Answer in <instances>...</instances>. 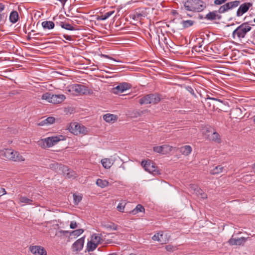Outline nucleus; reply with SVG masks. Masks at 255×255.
Listing matches in <instances>:
<instances>
[{
  "instance_id": "2",
  "label": "nucleus",
  "mask_w": 255,
  "mask_h": 255,
  "mask_svg": "<svg viewBox=\"0 0 255 255\" xmlns=\"http://www.w3.org/2000/svg\"><path fill=\"white\" fill-rule=\"evenodd\" d=\"M252 29V27L249 22H246L241 24L232 33V37L234 39L241 40L245 37L246 35Z\"/></svg>"
},
{
  "instance_id": "49",
  "label": "nucleus",
  "mask_w": 255,
  "mask_h": 255,
  "mask_svg": "<svg viewBox=\"0 0 255 255\" xmlns=\"http://www.w3.org/2000/svg\"><path fill=\"white\" fill-rule=\"evenodd\" d=\"M6 20V16H4V14H1L0 13V22L3 21L5 22Z\"/></svg>"
},
{
  "instance_id": "57",
  "label": "nucleus",
  "mask_w": 255,
  "mask_h": 255,
  "mask_svg": "<svg viewBox=\"0 0 255 255\" xmlns=\"http://www.w3.org/2000/svg\"><path fill=\"white\" fill-rule=\"evenodd\" d=\"M59 1H60L62 4L63 5H64L65 3V2L68 0H58Z\"/></svg>"
},
{
  "instance_id": "15",
  "label": "nucleus",
  "mask_w": 255,
  "mask_h": 255,
  "mask_svg": "<svg viewBox=\"0 0 255 255\" xmlns=\"http://www.w3.org/2000/svg\"><path fill=\"white\" fill-rule=\"evenodd\" d=\"M66 97L65 95L63 94L54 95L52 94V100H51V103L57 104L62 103Z\"/></svg>"
},
{
  "instance_id": "50",
  "label": "nucleus",
  "mask_w": 255,
  "mask_h": 255,
  "mask_svg": "<svg viewBox=\"0 0 255 255\" xmlns=\"http://www.w3.org/2000/svg\"><path fill=\"white\" fill-rule=\"evenodd\" d=\"M103 57H105V58H109V59H110L111 60H113L115 61H116V62H121V61H119V60H115L114 58H112V57H111L110 56L108 55H103Z\"/></svg>"
},
{
  "instance_id": "56",
  "label": "nucleus",
  "mask_w": 255,
  "mask_h": 255,
  "mask_svg": "<svg viewBox=\"0 0 255 255\" xmlns=\"http://www.w3.org/2000/svg\"><path fill=\"white\" fill-rule=\"evenodd\" d=\"M2 192L0 191V197L6 194V191L4 188H1Z\"/></svg>"
},
{
  "instance_id": "64",
  "label": "nucleus",
  "mask_w": 255,
  "mask_h": 255,
  "mask_svg": "<svg viewBox=\"0 0 255 255\" xmlns=\"http://www.w3.org/2000/svg\"><path fill=\"white\" fill-rule=\"evenodd\" d=\"M254 22H255V18L254 19Z\"/></svg>"
},
{
  "instance_id": "43",
  "label": "nucleus",
  "mask_w": 255,
  "mask_h": 255,
  "mask_svg": "<svg viewBox=\"0 0 255 255\" xmlns=\"http://www.w3.org/2000/svg\"><path fill=\"white\" fill-rule=\"evenodd\" d=\"M186 89L187 90V91H188L190 93H191V94L192 95H193L194 97H196V95L195 93L194 92L193 89L191 87L187 86L186 87Z\"/></svg>"
},
{
  "instance_id": "44",
  "label": "nucleus",
  "mask_w": 255,
  "mask_h": 255,
  "mask_svg": "<svg viewBox=\"0 0 255 255\" xmlns=\"http://www.w3.org/2000/svg\"><path fill=\"white\" fill-rule=\"evenodd\" d=\"M165 249L168 252H173L176 249V247L171 245H168L165 247Z\"/></svg>"
},
{
  "instance_id": "17",
  "label": "nucleus",
  "mask_w": 255,
  "mask_h": 255,
  "mask_svg": "<svg viewBox=\"0 0 255 255\" xmlns=\"http://www.w3.org/2000/svg\"><path fill=\"white\" fill-rule=\"evenodd\" d=\"M191 188L194 189L195 193L198 196L200 197L201 198L203 199L207 198V194L205 193H204L201 189L198 188L197 186L193 185H192Z\"/></svg>"
},
{
  "instance_id": "21",
  "label": "nucleus",
  "mask_w": 255,
  "mask_h": 255,
  "mask_svg": "<svg viewBox=\"0 0 255 255\" xmlns=\"http://www.w3.org/2000/svg\"><path fill=\"white\" fill-rule=\"evenodd\" d=\"M101 163L103 166L106 169H109L113 164L112 159L104 158L101 160Z\"/></svg>"
},
{
  "instance_id": "34",
  "label": "nucleus",
  "mask_w": 255,
  "mask_h": 255,
  "mask_svg": "<svg viewBox=\"0 0 255 255\" xmlns=\"http://www.w3.org/2000/svg\"><path fill=\"white\" fill-rule=\"evenodd\" d=\"M229 9H230L229 3H226L225 4L221 6L217 12L219 13H222L228 11Z\"/></svg>"
},
{
  "instance_id": "54",
  "label": "nucleus",
  "mask_w": 255,
  "mask_h": 255,
  "mask_svg": "<svg viewBox=\"0 0 255 255\" xmlns=\"http://www.w3.org/2000/svg\"><path fill=\"white\" fill-rule=\"evenodd\" d=\"M38 125L40 126H43L46 125L45 121H44V120H43L41 121V122H40L38 123Z\"/></svg>"
},
{
  "instance_id": "59",
  "label": "nucleus",
  "mask_w": 255,
  "mask_h": 255,
  "mask_svg": "<svg viewBox=\"0 0 255 255\" xmlns=\"http://www.w3.org/2000/svg\"><path fill=\"white\" fill-rule=\"evenodd\" d=\"M236 111H240L241 109H236Z\"/></svg>"
},
{
  "instance_id": "38",
  "label": "nucleus",
  "mask_w": 255,
  "mask_h": 255,
  "mask_svg": "<svg viewBox=\"0 0 255 255\" xmlns=\"http://www.w3.org/2000/svg\"><path fill=\"white\" fill-rule=\"evenodd\" d=\"M152 239L154 241H157L158 242H160L161 244L166 243V242L168 241L167 240H161V239H160L158 233L155 234L152 237Z\"/></svg>"
},
{
  "instance_id": "10",
  "label": "nucleus",
  "mask_w": 255,
  "mask_h": 255,
  "mask_svg": "<svg viewBox=\"0 0 255 255\" xmlns=\"http://www.w3.org/2000/svg\"><path fill=\"white\" fill-rule=\"evenodd\" d=\"M131 85L128 83L123 82L120 83L117 86L113 88V92L115 94H120L131 88Z\"/></svg>"
},
{
  "instance_id": "22",
  "label": "nucleus",
  "mask_w": 255,
  "mask_h": 255,
  "mask_svg": "<svg viewBox=\"0 0 255 255\" xmlns=\"http://www.w3.org/2000/svg\"><path fill=\"white\" fill-rule=\"evenodd\" d=\"M104 120L108 123L114 122L117 120V117L113 114H107L103 116Z\"/></svg>"
},
{
  "instance_id": "51",
  "label": "nucleus",
  "mask_w": 255,
  "mask_h": 255,
  "mask_svg": "<svg viewBox=\"0 0 255 255\" xmlns=\"http://www.w3.org/2000/svg\"><path fill=\"white\" fill-rule=\"evenodd\" d=\"M158 234H159V237L160 239H161V240H166V239L163 238L164 235H163V231H159L158 232Z\"/></svg>"
},
{
  "instance_id": "20",
  "label": "nucleus",
  "mask_w": 255,
  "mask_h": 255,
  "mask_svg": "<svg viewBox=\"0 0 255 255\" xmlns=\"http://www.w3.org/2000/svg\"><path fill=\"white\" fill-rule=\"evenodd\" d=\"M9 21L12 23H15L19 19V15L16 11H12L9 15Z\"/></svg>"
},
{
  "instance_id": "47",
  "label": "nucleus",
  "mask_w": 255,
  "mask_h": 255,
  "mask_svg": "<svg viewBox=\"0 0 255 255\" xmlns=\"http://www.w3.org/2000/svg\"><path fill=\"white\" fill-rule=\"evenodd\" d=\"M77 227V223L76 222L74 221H72L71 222L70 224V228L72 229H74L76 228Z\"/></svg>"
},
{
  "instance_id": "31",
  "label": "nucleus",
  "mask_w": 255,
  "mask_h": 255,
  "mask_svg": "<svg viewBox=\"0 0 255 255\" xmlns=\"http://www.w3.org/2000/svg\"><path fill=\"white\" fill-rule=\"evenodd\" d=\"M224 167L222 165H218L216 166L213 169H212L211 171V173L212 174H218L223 171Z\"/></svg>"
},
{
  "instance_id": "27",
  "label": "nucleus",
  "mask_w": 255,
  "mask_h": 255,
  "mask_svg": "<svg viewBox=\"0 0 255 255\" xmlns=\"http://www.w3.org/2000/svg\"><path fill=\"white\" fill-rule=\"evenodd\" d=\"M115 12L114 10L106 12L105 14L102 15L100 16H98L96 17V19L97 20H105L108 18L110 16H111Z\"/></svg>"
},
{
  "instance_id": "7",
  "label": "nucleus",
  "mask_w": 255,
  "mask_h": 255,
  "mask_svg": "<svg viewBox=\"0 0 255 255\" xmlns=\"http://www.w3.org/2000/svg\"><path fill=\"white\" fill-rule=\"evenodd\" d=\"M70 131L75 135L86 134L88 132L87 129L85 126L77 123H74L70 125Z\"/></svg>"
},
{
  "instance_id": "46",
  "label": "nucleus",
  "mask_w": 255,
  "mask_h": 255,
  "mask_svg": "<svg viewBox=\"0 0 255 255\" xmlns=\"http://www.w3.org/2000/svg\"><path fill=\"white\" fill-rule=\"evenodd\" d=\"M125 206L123 205L122 203H119L117 206V209L120 212H124Z\"/></svg>"
},
{
  "instance_id": "16",
  "label": "nucleus",
  "mask_w": 255,
  "mask_h": 255,
  "mask_svg": "<svg viewBox=\"0 0 255 255\" xmlns=\"http://www.w3.org/2000/svg\"><path fill=\"white\" fill-rule=\"evenodd\" d=\"M84 243V238H81L74 243L72 245V248L75 251H80L83 248Z\"/></svg>"
},
{
  "instance_id": "23",
  "label": "nucleus",
  "mask_w": 255,
  "mask_h": 255,
  "mask_svg": "<svg viewBox=\"0 0 255 255\" xmlns=\"http://www.w3.org/2000/svg\"><path fill=\"white\" fill-rule=\"evenodd\" d=\"M57 23H58L59 25L62 28L66 30L73 31L75 29L72 25H71L70 24L66 23V22L60 21L59 22H57Z\"/></svg>"
},
{
  "instance_id": "3",
  "label": "nucleus",
  "mask_w": 255,
  "mask_h": 255,
  "mask_svg": "<svg viewBox=\"0 0 255 255\" xmlns=\"http://www.w3.org/2000/svg\"><path fill=\"white\" fill-rule=\"evenodd\" d=\"M65 139V136L59 135L41 139L37 141V144L43 148L52 147L60 140Z\"/></svg>"
},
{
  "instance_id": "33",
  "label": "nucleus",
  "mask_w": 255,
  "mask_h": 255,
  "mask_svg": "<svg viewBox=\"0 0 255 255\" xmlns=\"http://www.w3.org/2000/svg\"><path fill=\"white\" fill-rule=\"evenodd\" d=\"M63 170H64V171L67 172V173H65V174H66V176L67 178H74L75 177V172L72 170H70L67 167H65Z\"/></svg>"
},
{
  "instance_id": "26",
  "label": "nucleus",
  "mask_w": 255,
  "mask_h": 255,
  "mask_svg": "<svg viewBox=\"0 0 255 255\" xmlns=\"http://www.w3.org/2000/svg\"><path fill=\"white\" fill-rule=\"evenodd\" d=\"M98 246V245L97 243H96L93 241L91 240L87 243V250L88 252H92L97 248Z\"/></svg>"
},
{
  "instance_id": "63",
  "label": "nucleus",
  "mask_w": 255,
  "mask_h": 255,
  "mask_svg": "<svg viewBox=\"0 0 255 255\" xmlns=\"http://www.w3.org/2000/svg\"><path fill=\"white\" fill-rule=\"evenodd\" d=\"M187 15L189 16H191V15H190L189 14H188Z\"/></svg>"
},
{
  "instance_id": "25",
  "label": "nucleus",
  "mask_w": 255,
  "mask_h": 255,
  "mask_svg": "<svg viewBox=\"0 0 255 255\" xmlns=\"http://www.w3.org/2000/svg\"><path fill=\"white\" fill-rule=\"evenodd\" d=\"M101 226L107 230H113L116 231L118 230V226L113 223H109L102 224Z\"/></svg>"
},
{
  "instance_id": "61",
  "label": "nucleus",
  "mask_w": 255,
  "mask_h": 255,
  "mask_svg": "<svg viewBox=\"0 0 255 255\" xmlns=\"http://www.w3.org/2000/svg\"><path fill=\"white\" fill-rule=\"evenodd\" d=\"M129 255H136L134 254H130Z\"/></svg>"
},
{
  "instance_id": "1",
  "label": "nucleus",
  "mask_w": 255,
  "mask_h": 255,
  "mask_svg": "<svg viewBox=\"0 0 255 255\" xmlns=\"http://www.w3.org/2000/svg\"><path fill=\"white\" fill-rule=\"evenodd\" d=\"M185 10L192 12H200L206 8L205 3L202 0H187L183 2Z\"/></svg>"
},
{
  "instance_id": "4",
  "label": "nucleus",
  "mask_w": 255,
  "mask_h": 255,
  "mask_svg": "<svg viewBox=\"0 0 255 255\" xmlns=\"http://www.w3.org/2000/svg\"><path fill=\"white\" fill-rule=\"evenodd\" d=\"M0 155L6 159L15 162L24 161V158L20 154L11 149H4L0 150Z\"/></svg>"
},
{
  "instance_id": "42",
  "label": "nucleus",
  "mask_w": 255,
  "mask_h": 255,
  "mask_svg": "<svg viewBox=\"0 0 255 255\" xmlns=\"http://www.w3.org/2000/svg\"><path fill=\"white\" fill-rule=\"evenodd\" d=\"M212 140L218 141L220 140V135L216 132H214L212 134Z\"/></svg>"
},
{
  "instance_id": "52",
  "label": "nucleus",
  "mask_w": 255,
  "mask_h": 255,
  "mask_svg": "<svg viewBox=\"0 0 255 255\" xmlns=\"http://www.w3.org/2000/svg\"><path fill=\"white\" fill-rule=\"evenodd\" d=\"M64 38H65L66 40H69V41H71L72 40V38L71 36L70 35H63Z\"/></svg>"
},
{
  "instance_id": "12",
  "label": "nucleus",
  "mask_w": 255,
  "mask_h": 255,
  "mask_svg": "<svg viewBox=\"0 0 255 255\" xmlns=\"http://www.w3.org/2000/svg\"><path fill=\"white\" fill-rule=\"evenodd\" d=\"M252 5L253 3L251 2H245L240 5L237 11V16L240 17L243 15Z\"/></svg>"
},
{
  "instance_id": "11",
  "label": "nucleus",
  "mask_w": 255,
  "mask_h": 255,
  "mask_svg": "<svg viewBox=\"0 0 255 255\" xmlns=\"http://www.w3.org/2000/svg\"><path fill=\"white\" fill-rule=\"evenodd\" d=\"M29 251L34 255H47L45 249L40 246H30Z\"/></svg>"
},
{
  "instance_id": "19",
  "label": "nucleus",
  "mask_w": 255,
  "mask_h": 255,
  "mask_svg": "<svg viewBox=\"0 0 255 255\" xmlns=\"http://www.w3.org/2000/svg\"><path fill=\"white\" fill-rule=\"evenodd\" d=\"M209 100H211L215 101H218L221 103H224V101L223 100L219 99L218 98L214 97H210V95L208 94V95H207L206 97L205 98V104L207 106H208L209 108H211V103L208 101Z\"/></svg>"
},
{
  "instance_id": "55",
  "label": "nucleus",
  "mask_w": 255,
  "mask_h": 255,
  "mask_svg": "<svg viewBox=\"0 0 255 255\" xmlns=\"http://www.w3.org/2000/svg\"><path fill=\"white\" fill-rule=\"evenodd\" d=\"M4 5L2 3H0V13L4 9Z\"/></svg>"
},
{
  "instance_id": "13",
  "label": "nucleus",
  "mask_w": 255,
  "mask_h": 255,
  "mask_svg": "<svg viewBox=\"0 0 255 255\" xmlns=\"http://www.w3.org/2000/svg\"><path fill=\"white\" fill-rule=\"evenodd\" d=\"M233 236L232 238L228 241V243L230 245H236V246H241L244 245L245 242L247 241V239L245 237H241L240 238H235L233 237Z\"/></svg>"
},
{
  "instance_id": "45",
  "label": "nucleus",
  "mask_w": 255,
  "mask_h": 255,
  "mask_svg": "<svg viewBox=\"0 0 255 255\" xmlns=\"http://www.w3.org/2000/svg\"><path fill=\"white\" fill-rule=\"evenodd\" d=\"M143 14L140 13H137L134 14L132 16V19L134 20H137L139 18L142 16Z\"/></svg>"
},
{
  "instance_id": "24",
  "label": "nucleus",
  "mask_w": 255,
  "mask_h": 255,
  "mask_svg": "<svg viewBox=\"0 0 255 255\" xmlns=\"http://www.w3.org/2000/svg\"><path fill=\"white\" fill-rule=\"evenodd\" d=\"M42 26L45 29H51L54 27L55 24L51 21H44L42 22Z\"/></svg>"
},
{
  "instance_id": "58",
  "label": "nucleus",
  "mask_w": 255,
  "mask_h": 255,
  "mask_svg": "<svg viewBox=\"0 0 255 255\" xmlns=\"http://www.w3.org/2000/svg\"><path fill=\"white\" fill-rule=\"evenodd\" d=\"M164 40H165V42L166 43V44H168L167 43V38L166 37H164Z\"/></svg>"
},
{
  "instance_id": "62",
  "label": "nucleus",
  "mask_w": 255,
  "mask_h": 255,
  "mask_svg": "<svg viewBox=\"0 0 255 255\" xmlns=\"http://www.w3.org/2000/svg\"><path fill=\"white\" fill-rule=\"evenodd\" d=\"M158 42H159V43L160 44V39H159V38H158Z\"/></svg>"
},
{
  "instance_id": "48",
  "label": "nucleus",
  "mask_w": 255,
  "mask_h": 255,
  "mask_svg": "<svg viewBox=\"0 0 255 255\" xmlns=\"http://www.w3.org/2000/svg\"><path fill=\"white\" fill-rule=\"evenodd\" d=\"M227 0H215L214 1V3L217 5H220L225 2Z\"/></svg>"
},
{
  "instance_id": "14",
  "label": "nucleus",
  "mask_w": 255,
  "mask_h": 255,
  "mask_svg": "<svg viewBox=\"0 0 255 255\" xmlns=\"http://www.w3.org/2000/svg\"><path fill=\"white\" fill-rule=\"evenodd\" d=\"M217 13L218 12L217 10L209 12L206 15L205 18L211 21L216 19L220 20L222 18V16Z\"/></svg>"
},
{
  "instance_id": "39",
  "label": "nucleus",
  "mask_w": 255,
  "mask_h": 255,
  "mask_svg": "<svg viewBox=\"0 0 255 255\" xmlns=\"http://www.w3.org/2000/svg\"><path fill=\"white\" fill-rule=\"evenodd\" d=\"M227 3H229V6L230 7V9L234 7H237L240 4V1L235 0V1L229 2H227Z\"/></svg>"
},
{
  "instance_id": "29",
  "label": "nucleus",
  "mask_w": 255,
  "mask_h": 255,
  "mask_svg": "<svg viewBox=\"0 0 255 255\" xmlns=\"http://www.w3.org/2000/svg\"><path fill=\"white\" fill-rule=\"evenodd\" d=\"M96 184L101 188H105L109 185V182L106 180L98 179L96 181Z\"/></svg>"
},
{
  "instance_id": "60",
  "label": "nucleus",
  "mask_w": 255,
  "mask_h": 255,
  "mask_svg": "<svg viewBox=\"0 0 255 255\" xmlns=\"http://www.w3.org/2000/svg\"><path fill=\"white\" fill-rule=\"evenodd\" d=\"M254 122L255 123V115L254 116Z\"/></svg>"
},
{
  "instance_id": "30",
  "label": "nucleus",
  "mask_w": 255,
  "mask_h": 255,
  "mask_svg": "<svg viewBox=\"0 0 255 255\" xmlns=\"http://www.w3.org/2000/svg\"><path fill=\"white\" fill-rule=\"evenodd\" d=\"M144 212V207L140 204H138L135 209L131 211V213L132 215H135L139 212Z\"/></svg>"
},
{
  "instance_id": "8",
  "label": "nucleus",
  "mask_w": 255,
  "mask_h": 255,
  "mask_svg": "<svg viewBox=\"0 0 255 255\" xmlns=\"http://www.w3.org/2000/svg\"><path fill=\"white\" fill-rule=\"evenodd\" d=\"M144 170L153 175L159 174L160 172L157 170V167L150 160H142L141 163Z\"/></svg>"
},
{
  "instance_id": "41",
  "label": "nucleus",
  "mask_w": 255,
  "mask_h": 255,
  "mask_svg": "<svg viewBox=\"0 0 255 255\" xmlns=\"http://www.w3.org/2000/svg\"><path fill=\"white\" fill-rule=\"evenodd\" d=\"M55 119L53 117H49L46 119H44V121H45L46 125H49L50 124H52L55 122Z\"/></svg>"
},
{
  "instance_id": "5",
  "label": "nucleus",
  "mask_w": 255,
  "mask_h": 255,
  "mask_svg": "<svg viewBox=\"0 0 255 255\" xmlns=\"http://www.w3.org/2000/svg\"><path fill=\"white\" fill-rule=\"evenodd\" d=\"M69 91L72 92L75 95H87L91 93L88 88L81 84H73L69 89Z\"/></svg>"
},
{
  "instance_id": "28",
  "label": "nucleus",
  "mask_w": 255,
  "mask_h": 255,
  "mask_svg": "<svg viewBox=\"0 0 255 255\" xmlns=\"http://www.w3.org/2000/svg\"><path fill=\"white\" fill-rule=\"evenodd\" d=\"M19 202L28 205H34L32 200L25 196H20L19 198Z\"/></svg>"
},
{
  "instance_id": "18",
  "label": "nucleus",
  "mask_w": 255,
  "mask_h": 255,
  "mask_svg": "<svg viewBox=\"0 0 255 255\" xmlns=\"http://www.w3.org/2000/svg\"><path fill=\"white\" fill-rule=\"evenodd\" d=\"M192 149L191 146L190 145H184L180 148V151L182 153V154L188 156L192 152Z\"/></svg>"
},
{
  "instance_id": "6",
  "label": "nucleus",
  "mask_w": 255,
  "mask_h": 255,
  "mask_svg": "<svg viewBox=\"0 0 255 255\" xmlns=\"http://www.w3.org/2000/svg\"><path fill=\"white\" fill-rule=\"evenodd\" d=\"M161 100L159 95L155 94H150L144 96L140 98L139 103L140 105L153 104H156Z\"/></svg>"
},
{
  "instance_id": "9",
  "label": "nucleus",
  "mask_w": 255,
  "mask_h": 255,
  "mask_svg": "<svg viewBox=\"0 0 255 255\" xmlns=\"http://www.w3.org/2000/svg\"><path fill=\"white\" fill-rule=\"evenodd\" d=\"M173 147L167 144H164L161 146H156L153 147V150L158 153L165 154L170 152Z\"/></svg>"
},
{
  "instance_id": "37",
  "label": "nucleus",
  "mask_w": 255,
  "mask_h": 255,
  "mask_svg": "<svg viewBox=\"0 0 255 255\" xmlns=\"http://www.w3.org/2000/svg\"><path fill=\"white\" fill-rule=\"evenodd\" d=\"M52 98V94L48 92L43 94L41 96V99L46 100L47 102L49 103H51Z\"/></svg>"
},
{
  "instance_id": "36",
  "label": "nucleus",
  "mask_w": 255,
  "mask_h": 255,
  "mask_svg": "<svg viewBox=\"0 0 255 255\" xmlns=\"http://www.w3.org/2000/svg\"><path fill=\"white\" fill-rule=\"evenodd\" d=\"M83 232L84 230L82 229H80L71 232L70 233V235L71 236H74V237L75 238L81 235Z\"/></svg>"
},
{
  "instance_id": "40",
  "label": "nucleus",
  "mask_w": 255,
  "mask_h": 255,
  "mask_svg": "<svg viewBox=\"0 0 255 255\" xmlns=\"http://www.w3.org/2000/svg\"><path fill=\"white\" fill-rule=\"evenodd\" d=\"M82 197L81 195H77L76 194H73V199L75 205H77L81 201Z\"/></svg>"
},
{
  "instance_id": "32",
  "label": "nucleus",
  "mask_w": 255,
  "mask_h": 255,
  "mask_svg": "<svg viewBox=\"0 0 255 255\" xmlns=\"http://www.w3.org/2000/svg\"><path fill=\"white\" fill-rule=\"evenodd\" d=\"M195 21L191 20H182L181 22V24L182 25V27L184 28H188L190 26H192Z\"/></svg>"
},
{
  "instance_id": "35",
  "label": "nucleus",
  "mask_w": 255,
  "mask_h": 255,
  "mask_svg": "<svg viewBox=\"0 0 255 255\" xmlns=\"http://www.w3.org/2000/svg\"><path fill=\"white\" fill-rule=\"evenodd\" d=\"M91 240L95 243H97L98 245L101 244L102 241L101 237L96 234L92 235L91 237Z\"/></svg>"
},
{
  "instance_id": "53",
  "label": "nucleus",
  "mask_w": 255,
  "mask_h": 255,
  "mask_svg": "<svg viewBox=\"0 0 255 255\" xmlns=\"http://www.w3.org/2000/svg\"><path fill=\"white\" fill-rule=\"evenodd\" d=\"M58 233L61 234H63V235H65L66 234H68L69 233H70L68 231H64V230H60L58 231Z\"/></svg>"
}]
</instances>
